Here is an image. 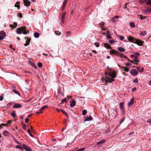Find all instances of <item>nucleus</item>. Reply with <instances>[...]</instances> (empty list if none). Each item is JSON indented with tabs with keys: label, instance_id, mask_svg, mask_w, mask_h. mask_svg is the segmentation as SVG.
Returning <instances> with one entry per match:
<instances>
[{
	"label": "nucleus",
	"instance_id": "obj_1",
	"mask_svg": "<svg viewBox=\"0 0 151 151\" xmlns=\"http://www.w3.org/2000/svg\"><path fill=\"white\" fill-rule=\"evenodd\" d=\"M106 75L108 76H106L105 79L106 81L111 83L114 80L113 78L116 77L115 74L114 72H109L108 73H106Z\"/></svg>",
	"mask_w": 151,
	"mask_h": 151
},
{
	"label": "nucleus",
	"instance_id": "obj_2",
	"mask_svg": "<svg viewBox=\"0 0 151 151\" xmlns=\"http://www.w3.org/2000/svg\"><path fill=\"white\" fill-rule=\"evenodd\" d=\"M26 28V27L25 26H22L19 28H18L17 29V32L18 34H20L22 33V32L23 31V33L24 34H26L29 32V31L28 30L25 31V30Z\"/></svg>",
	"mask_w": 151,
	"mask_h": 151
},
{
	"label": "nucleus",
	"instance_id": "obj_3",
	"mask_svg": "<svg viewBox=\"0 0 151 151\" xmlns=\"http://www.w3.org/2000/svg\"><path fill=\"white\" fill-rule=\"evenodd\" d=\"M134 43L138 45H142L144 43V41L140 40H139L136 39Z\"/></svg>",
	"mask_w": 151,
	"mask_h": 151
},
{
	"label": "nucleus",
	"instance_id": "obj_4",
	"mask_svg": "<svg viewBox=\"0 0 151 151\" xmlns=\"http://www.w3.org/2000/svg\"><path fill=\"white\" fill-rule=\"evenodd\" d=\"M130 73L133 76H135L138 73V71L135 69H132L131 70Z\"/></svg>",
	"mask_w": 151,
	"mask_h": 151
},
{
	"label": "nucleus",
	"instance_id": "obj_5",
	"mask_svg": "<svg viewBox=\"0 0 151 151\" xmlns=\"http://www.w3.org/2000/svg\"><path fill=\"white\" fill-rule=\"evenodd\" d=\"M93 120L92 117L90 116H85L84 118V121H91Z\"/></svg>",
	"mask_w": 151,
	"mask_h": 151
},
{
	"label": "nucleus",
	"instance_id": "obj_6",
	"mask_svg": "<svg viewBox=\"0 0 151 151\" xmlns=\"http://www.w3.org/2000/svg\"><path fill=\"white\" fill-rule=\"evenodd\" d=\"M119 107L121 111L122 112H124V103L123 102H121L119 104Z\"/></svg>",
	"mask_w": 151,
	"mask_h": 151
},
{
	"label": "nucleus",
	"instance_id": "obj_7",
	"mask_svg": "<svg viewBox=\"0 0 151 151\" xmlns=\"http://www.w3.org/2000/svg\"><path fill=\"white\" fill-rule=\"evenodd\" d=\"M22 107V105L21 104H15L14 105L13 107L14 109H17L20 108Z\"/></svg>",
	"mask_w": 151,
	"mask_h": 151
},
{
	"label": "nucleus",
	"instance_id": "obj_8",
	"mask_svg": "<svg viewBox=\"0 0 151 151\" xmlns=\"http://www.w3.org/2000/svg\"><path fill=\"white\" fill-rule=\"evenodd\" d=\"M23 146L24 148L26 151H31V148L27 146L26 145L23 144Z\"/></svg>",
	"mask_w": 151,
	"mask_h": 151
},
{
	"label": "nucleus",
	"instance_id": "obj_9",
	"mask_svg": "<svg viewBox=\"0 0 151 151\" xmlns=\"http://www.w3.org/2000/svg\"><path fill=\"white\" fill-rule=\"evenodd\" d=\"M128 41L134 43L136 38H134L133 37L129 36L128 37Z\"/></svg>",
	"mask_w": 151,
	"mask_h": 151
},
{
	"label": "nucleus",
	"instance_id": "obj_10",
	"mask_svg": "<svg viewBox=\"0 0 151 151\" xmlns=\"http://www.w3.org/2000/svg\"><path fill=\"white\" fill-rule=\"evenodd\" d=\"M24 3L25 6H29L30 5V2L28 0H24Z\"/></svg>",
	"mask_w": 151,
	"mask_h": 151
},
{
	"label": "nucleus",
	"instance_id": "obj_11",
	"mask_svg": "<svg viewBox=\"0 0 151 151\" xmlns=\"http://www.w3.org/2000/svg\"><path fill=\"white\" fill-rule=\"evenodd\" d=\"M66 14V12H65L62 14L61 17V21L62 23H64V19L65 18V16Z\"/></svg>",
	"mask_w": 151,
	"mask_h": 151
},
{
	"label": "nucleus",
	"instance_id": "obj_12",
	"mask_svg": "<svg viewBox=\"0 0 151 151\" xmlns=\"http://www.w3.org/2000/svg\"><path fill=\"white\" fill-rule=\"evenodd\" d=\"M118 52L114 50H112L110 51V53L111 54H114L116 55V56L118 55Z\"/></svg>",
	"mask_w": 151,
	"mask_h": 151
},
{
	"label": "nucleus",
	"instance_id": "obj_13",
	"mask_svg": "<svg viewBox=\"0 0 151 151\" xmlns=\"http://www.w3.org/2000/svg\"><path fill=\"white\" fill-rule=\"evenodd\" d=\"M76 104V102L75 100H72L70 104V106L71 107H73Z\"/></svg>",
	"mask_w": 151,
	"mask_h": 151
},
{
	"label": "nucleus",
	"instance_id": "obj_14",
	"mask_svg": "<svg viewBox=\"0 0 151 151\" xmlns=\"http://www.w3.org/2000/svg\"><path fill=\"white\" fill-rule=\"evenodd\" d=\"M134 103V99L133 98H132L130 100V102H129L128 103V106H131Z\"/></svg>",
	"mask_w": 151,
	"mask_h": 151
},
{
	"label": "nucleus",
	"instance_id": "obj_15",
	"mask_svg": "<svg viewBox=\"0 0 151 151\" xmlns=\"http://www.w3.org/2000/svg\"><path fill=\"white\" fill-rule=\"evenodd\" d=\"M104 47L106 48L107 49L111 48L110 46L107 43H104L103 44Z\"/></svg>",
	"mask_w": 151,
	"mask_h": 151
},
{
	"label": "nucleus",
	"instance_id": "obj_16",
	"mask_svg": "<svg viewBox=\"0 0 151 151\" xmlns=\"http://www.w3.org/2000/svg\"><path fill=\"white\" fill-rule=\"evenodd\" d=\"M3 134L6 136H7L9 135V133L8 131L5 130L3 132Z\"/></svg>",
	"mask_w": 151,
	"mask_h": 151
},
{
	"label": "nucleus",
	"instance_id": "obj_17",
	"mask_svg": "<svg viewBox=\"0 0 151 151\" xmlns=\"http://www.w3.org/2000/svg\"><path fill=\"white\" fill-rule=\"evenodd\" d=\"M27 40L26 41V43H25L24 45V46H27L28 45L30 41V39H28L27 38Z\"/></svg>",
	"mask_w": 151,
	"mask_h": 151
},
{
	"label": "nucleus",
	"instance_id": "obj_18",
	"mask_svg": "<svg viewBox=\"0 0 151 151\" xmlns=\"http://www.w3.org/2000/svg\"><path fill=\"white\" fill-rule=\"evenodd\" d=\"M137 70H138L140 72H142L143 71L144 69L143 68H142L140 69V68L139 66L137 67Z\"/></svg>",
	"mask_w": 151,
	"mask_h": 151
},
{
	"label": "nucleus",
	"instance_id": "obj_19",
	"mask_svg": "<svg viewBox=\"0 0 151 151\" xmlns=\"http://www.w3.org/2000/svg\"><path fill=\"white\" fill-rule=\"evenodd\" d=\"M0 34L1 35L4 37L6 36V34L5 32L3 31H1L0 32Z\"/></svg>",
	"mask_w": 151,
	"mask_h": 151
},
{
	"label": "nucleus",
	"instance_id": "obj_20",
	"mask_svg": "<svg viewBox=\"0 0 151 151\" xmlns=\"http://www.w3.org/2000/svg\"><path fill=\"white\" fill-rule=\"evenodd\" d=\"M147 32L146 31H143L142 32H141L140 34H139V35H142V36H145L146 35V34Z\"/></svg>",
	"mask_w": 151,
	"mask_h": 151
},
{
	"label": "nucleus",
	"instance_id": "obj_21",
	"mask_svg": "<svg viewBox=\"0 0 151 151\" xmlns=\"http://www.w3.org/2000/svg\"><path fill=\"white\" fill-rule=\"evenodd\" d=\"M118 49L119 51L121 52H124L125 50L122 47H118Z\"/></svg>",
	"mask_w": 151,
	"mask_h": 151
},
{
	"label": "nucleus",
	"instance_id": "obj_22",
	"mask_svg": "<svg viewBox=\"0 0 151 151\" xmlns=\"http://www.w3.org/2000/svg\"><path fill=\"white\" fill-rule=\"evenodd\" d=\"M151 11V8L147 9L144 11V12L146 13V14H147L149 13Z\"/></svg>",
	"mask_w": 151,
	"mask_h": 151
},
{
	"label": "nucleus",
	"instance_id": "obj_23",
	"mask_svg": "<svg viewBox=\"0 0 151 151\" xmlns=\"http://www.w3.org/2000/svg\"><path fill=\"white\" fill-rule=\"evenodd\" d=\"M19 3V2H17L15 4V6L17 7L18 9L20 7Z\"/></svg>",
	"mask_w": 151,
	"mask_h": 151
},
{
	"label": "nucleus",
	"instance_id": "obj_24",
	"mask_svg": "<svg viewBox=\"0 0 151 151\" xmlns=\"http://www.w3.org/2000/svg\"><path fill=\"white\" fill-rule=\"evenodd\" d=\"M129 25L132 28L134 27H135L134 24L133 22H130Z\"/></svg>",
	"mask_w": 151,
	"mask_h": 151
},
{
	"label": "nucleus",
	"instance_id": "obj_25",
	"mask_svg": "<svg viewBox=\"0 0 151 151\" xmlns=\"http://www.w3.org/2000/svg\"><path fill=\"white\" fill-rule=\"evenodd\" d=\"M118 55H117V56H119L121 58H123L124 57V54L122 53H120L119 52H118Z\"/></svg>",
	"mask_w": 151,
	"mask_h": 151
},
{
	"label": "nucleus",
	"instance_id": "obj_26",
	"mask_svg": "<svg viewBox=\"0 0 151 151\" xmlns=\"http://www.w3.org/2000/svg\"><path fill=\"white\" fill-rule=\"evenodd\" d=\"M34 37L36 38H38L40 36L39 33L38 32H35L34 34Z\"/></svg>",
	"mask_w": 151,
	"mask_h": 151
},
{
	"label": "nucleus",
	"instance_id": "obj_27",
	"mask_svg": "<svg viewBox=\"0 0 151 151\" xmlns=\"http://www.w3.org/2000/svg\"><path fill=\"white\" fill-rule=\"evenodd\" d=\"M12 91L16 94H18V95L20 96V95L19 93L15 89H14L12 90Z\"/></svg>",
	"mask_w": 151,
	"mask_h": 151
},
{
	"label": "nucleus",
	"instance_id": "obj_28",
	"mask_svg": "<svg viewBox=\"0 0 151 151\" xmlns=\"http://www.w3.org/2000/svg\"><path fill=\"white\" fill-rule=\"evenodd\" d=\"M11 115L13 117H15L16 116V114L15 112L14 111H12Z\"/></svg>",
	"mask_w": 151,
	"mask_h": 151
},
{
	"label": "nucleus",
	"instance_id": "obj_29",
	"mask_svg": "<svg viewBox=\"0 0 151 151\" xmlns=\"http://www.w3.org/2000/svg\"><path fill=\"white\" fill-rule=\"evenodd\" d=\"M14 26H13L12 25H10V26L12 27H17V23L15 22H14Z\"/></svg>",
	"mask_w": 151,
	"mask_h": 151
},
{
	"label": "nucleus",
	"instance_id": "obj_30",
	"mask_svg": "<svg viewBox=\"0 0 151 151\" xmlns=\"http://www.w3.org/2000/svg\"><path fill=\"white\" fill-rule=\"evenodd\" d=\"M87 111L86 110H84L82 111V114L83 115H85L87 113Z\"/></svg>",
	"mask_w": 151,
	"mask_h": 151
},
{
	"label": "nucleus",
	"instance_id": "obj_31",
	"mask_svg": "<svg viewBox=\"0 0 151 151\" xmlns=\"http://www.w3.org/2000/svg\"><path fill=\"white\" fill-rule=\"evenodd\" d=\"M55 35H60L61 34V33L59 31H55Z\"/></svg>",
	"mask_w": 151,
	"mask_h": 151
},
{
	"label": "nucleus",
	"instance_id": "obj_32",
	"mask_svg": "<svg viewBox=\"0 0 151 151\" xmlns=\"http://www.w3.org/2000/svg\"><path fill=\"white\" fill-rule=\"evenodd\" d=\"M119 17V16H115L114 17H113L112 18V20L114 21H116L115 20V19L118 18Z\"/></svg>",
	"mask_w": 151,
	"mask_h": 151
},
{
	"label": "nucleus",
	"instance_id": "obj_33",
	"mask_svg": "<svg viewBox=\"0 0 151 151\" xmlns=\"http://www.w3.org/2000/svg\"><path fill=\"white\" fill-rule=\"evenodd\" d=\"M105 141V140L103 139V140H101V141H100L99 142H98V144H101L102 143H104V142Z\"/></svg>",
	"mask_w": 151,
	"mask_h": 151
},
{
	"label": "nucleus",
	"instance_id": "obj_34",
	"mask_svg": "<svg viewBox=\"0 0 151 151\" xmlns=\"http://www.w3.org/2000/svg\"><path fill=\"white\" fill-rule=\"evenodd\" d=\"M146 4L147 5L151 4V0H148L146 3Z\"/></svg>",
	"mask_w": 151,
	"mask_h": 151
},
{
	"label": "nucleus",
	"instance_id": "obj_35",
	"mask_svg": "<svg viewBox=\"0 0 151 151\" xmlns=\"http://www.w3.org/2000/svg\"><path fill=\"white\" fill-rule=\"evenodd\" d=\"M16 148L18 149H21L22 150V147L21 146L19 145H17L16 146Z\"/></svg>",
	"mask_w": 151,
	"mask_h": 151
},
{
	"label": "nucleus",
	"instance_id": "obj_36",
	"mask_svg": "<svg viewBox=\"0 0 151 151\" xmlns=\"http://www.w3.org/2000/svg\"><path fill=\"white\" fill-rule=\"evenodd\" d=\"M85 150L84 148H80L77 150H76V151H83Z\"/></svg>",
	"mask_w": 151,
	"mask_h": 151
},
{
	"label": "nucleus",
	"instance_id": "obj_37",
	"mask_svg": "<svg viewBox=\"0 0 151 151\" xmlns=\"http://www.w3.org/2000/svg\"><path fill=\"white\" fill-rule=\"evenodd\" d=\"M68 1V0H64V2H63V5H64L66 6V4L67 3Z\"/></svg>",
	"mask_w": 151,
	"mask_h": 151
},
{
	"label": "nucleus",
	"instance_id": "obj_38",
	"mask_svg": "<svg viewBox=\"0 0 151 151\" xmlns=\"http://www.w3.org/2000/svg\"><path fill=\"white\" fill-rule=\"evenodd\" d=\"M47 107V106H45L42 107L41 109V110H43Z\"/></svg>",
	"mask_w": 151,
	"mask_h": 151
},
{
	"label": "nucleus",
	"instance_id": "obj_39",
	"mask_svg": "<svg viewBox=\"0 0 151 151\" xmlns=\"http://www.w3.org/2000/svg\"><path fill=\"white\" fill-rule=\"evenodd\" d=\"M133 82L134 83H138V81L137 78H136L133 80Z\"/></svg>",
	"mask_w": 151,
	"mask_h": 151
},
{
	"label": "nucleus",
	"instance_id": "obj_40",
	"mask_svg": "<svg viewBox=\"0 0 151 151\" xmlns=\"http://www.w3.org/2000/svg\"><path fill=\"white\" fill-rule=\"evenodd\" d=\"M95 45L97 47H98L99 46V44L98 42H96L94 43Z\"/></svg>",
	"mask_w": 151,
	"mask_h": 151
},
{
	"label": "nucleus",
	"instance_id": "obj_41",
	"mask_svg": "<svg viewBox=\"0 0 151 151\" xmlns=\"http://www.w3.org/2000/svg\"><path fill=\"white\" fill-rule=\"evenodd\" d=\"M13 104V102H10V103H8L7 104V106H10L12 105Z\"/></svg>",
	"mask_w": 151,
	"mask_h": 151
},
{
	"label": "nucleus",
	"instance_id": "obj_42",
	"mask_svg": "<svg viewBox=\"0 0 151 151\" xmlns=\"http://www.w3.org/2000/svg\"><path fill=\"white\" fill-rule=\"evenodd\" d=\"M38 66L39 67H41L42 66V64L41 63H39L38 64Z\"/></svg>",
	"mask_w": 151,
	"mask_h": 151
},
{
	"label": "nucleus",
	"instance_id": "obj_43",
	"mask_svg": "<svg viewBox=\"0 0 151 151\" xmlns=\"http://www.w3.org/2000/svg\"><path fill=\"white\" fill-rule=\"evenodd\" d=\"M124 70L126 72H127L129 71V69L127 67H124Z\"/></svg>",
	"mask_w": 151,
	"mask_h": 151
},
{
	"label": "nucleus",
	"instance_id": "obj_44",
	"mask_svg": "<svg viewBox=\"0 0 151 151\" xmlns=\"http://www.w3.org/2000/svg\"><path fill=\"white\" fill-rule=\"evenodd\" d=\"M109 43L111 44H112L114 42V41L112 40H111L109 41Z\"/></svg>",
	"mask_w": 151,
	"mask_h": 151
},
{
	"label": "nucleus",
	"instance_id": "obj_45",
	"mask_svg": "<svg viewBox=\"0 0 151 151\" xmlns=\"http://www.w3.org/2000/svg\"><path fill=\"white\" fill-rule=\"evenodd\" d=\"M124 38V37L122 36H120L119 37V39L121 40H122Z\"/></svg>",
	"mask_w": 151,
	"mask_h": 151
},
{
	"label": "nucleus",
	"instance_id": "obj_46",
	"mask_svg": "<svg viewBox=\"0 0 151 151\" xmlns=\"http://www.w3.org/2000/svg\"><path fill=\"white\" fill-rule=\"evenodd\" d=\"M66 98H65V99H63L62 101H61V102L62 103H63L65 102H66Z\"/></svg>",
	"mask_w": 151,
	"mask_h": 151
},
{
	"label": "nucleus",
	"instance_id": "obj_47",
	"mask_svg": "<svg viewBox=\"0 0 151 151\" xmlns=\"http://www.w3.org/2000/svg\"><path fill=\"white\" fill-rule=\"evenodd\" d=\"M22 128H23V129H24V130H26V125L24 124H23V125H22Z\"/></svg>",
	"mask_w": 151,
	"mask_h": 151
},
{
	"label": "nucleus",
	"instance_id": "obj_48",
	"mask_svg": "<svg viewBox=\"0 0 151 151\" xmlns=\"http://www.w3.org/2000/svg\"><path fill=\"white\" fill-rule=\"evenodd\" d=\"M65 6H66L65 5H63L62 6V8H61V10H63L64 9Z\"/></svg>",
	"mask_w": 151,
	"mask_h": 151
},
{
	"label": "nucleus",
	"instance_id": "obj_49",
	"mask_svg": "<svg viewBox=\"0 0 151 151\" xmlns=\"http://www.w3.org/2000/svg\"><path fill=\"white\" fill-rule=\"evenodd\" d=\"M125 119V117H124L120 121V123L121 124L122 123V122H123V121H124V119Z\"/></svg>",
	"mask_w": 151,
	"mask_h": 151
},
{
	"label": "nucleus",
	"instance_id": "obj_50",
	"mask_svg": "<svg viewBox=\"0 0 151 151\" xmlns=\"http://www.w3.org/2000/svg\"><path fill=\"white\" fill-rule=\"evenodd\" d=\"M104 24V22H101V23H100V25L101 26V27H103V25Z\"/></svg>",
	"mask_w": 151,
	"mask_h": 151
},
{
	"label": "nucleus",
	"instance_id": "obj_51",
	"mask_svg": "<svg viewBox=\"0 0 151 151\" xmlns=\"http://www.w3.org/2000/svg\"><path fill=\"white\" fill-rule=\"evenodd\" d=\"M61 110L63 112V114L64 115H67V113L66 112L64 111H63L62 109H61Z\"/></svg>",
	"mask_w": 151,
	"mask_h": 151
},
{
	"label": "nucleus",
	"instance_id": "obj_52",
	"mask_svg": "<svg viewBox=\"0 0 151 151\" xmlns=\"http://www.w3.org/2000/svg\"><path fill=\"white\" fill-rule=\"evenodd\" d=\"M3 95H1L0 96V101H2L3 99Z\"/></svg>",
	"mask_w": 151,
	"mask_h": 151
},
{
	"label": "nucleus",
	"instance_id": "obj_53",
	"mask_svg": "<svg viewBox=\"0 0 151 151\" xmlns=\"http://www.w3.org/2000/svg\"><path fill=\"white\" fill-rule=\"evenodd\" d=\"M4 37L0 35V40H3L4 39Z\"/></svg>",
	"mask_w": 151,
	"mask_h": 151
},
{
	"label": "nucleus",
	"instance_id": "obj_54",
	"mask_svg": "<svg viewBox=\"0 0 151 151\" xmlns=\"http://www.w3.org/2000/svg\"><path fill=\"white\" fill-rule=\"evenodd\" d=\"M1 125H2L3 126H6L7 127H8L9 126L8 125H7V124H1Z\"/></svg>",
	"mask_w": 151,
	"mask_h": 151
},
{
	"label": "nucleus",
	"instance_id": "obj_55",
	"mask_svg": "<svg viewBox=\"0 0 151 151\" xmlns=\"http://www.w3.org/2000/svg\"><path fill=\"white\" fill-rule=\"evenodd\" d=\"M147 122L148 123H150L151 122V119H149L147 120Z\"/></svg>",
	"mask_w": 151,
	"mask_h": 151
},
{
	"label": "nucleus",
	"instance_id": "obj_56",
	"mask_svg": "<svg viewBox=\"0 0 151 151\" xmlns=\"http://www.w3.org/2000/svg\"><path fill=\"white\" fill-rule=\"evenodd\" d=\"M19 16L20 18H22V14H21L20 13H19Z\"/></svg>",
	"mask_w": 151,
	"mask_h": 151
},
{
	"label": "nucleus",
	"instance_id": "obj_57",
	"mask_svg": "<svg viewBox=\"0 0 151 151\" xmlns=\"http://www.w3.org/2000/svg\"><path fill=\"white\" fill-rule=\"evenodd\" d=\"M29 120V119L28 118H27L25 119V122H27Z\"/></svg>",
	"mask_w": 151,
	"mask_h": 151
},
{
	"label": "nucleus",
	"instance_id": "obj_58",
	"mask_svg": "<svg viewBox=\"0 0 151 151\" xmlns=\"http://www.w3.org/2000/svg\"><path fill=\"white\" fill-rule=\"evenodd\" d=\"M135 62H139V60L137 59H134L133 60Z\"/></svg>",
	"mask_w": 151,
	"mask_h": 151
},
{
	"label": "nucleus",
	"instance_id": "obj_59",
	"mask_svg": "<svg viewBox=\"0 0 151 151\" xmlns=\"http://www.w3.org/2000/svg\"><path fill=\"white\" fill-rule=\"evenodd\" d=\"M7 123L8 124H11L12 122V121L11 120H9L8 121H7Z\"/></svg>",
	"mask_w": 151,
	"mask_h": 151
},
{
	"label": "nucleus",
	"instance_id": "obj_60",
	"mask_svg": "<svg viewBox=\"0 0 151 151\" xmlns=\"http://www.w3.org/2000/svg\"><path fill=\"white\" fill-rule=\"evenodd\" d=\"M136 89V88H133L132 89V91H133L135 90Z\"/></svg>",
	"mask_w": 151,
	"mask_h": 151
},
{
	"label": "nucleus",
	"instance_id": "obj_61",
	"mask_svg": "<svg viewBox=\"0 0 151 151\" xmlns=\"http://www.w3.org/2000/svg\"><path fill=\"white\" fill-rule=\"evenodd\" d=\"M70 33V32L69 31H68L66 32V33L67 34L69 35Z\"/></svg>",
	"mask_w": 151,
	"mask_h": 151
},
{
	"label": "nucleus",
	"instance_id": "obj_62",
	"mask_svg": "<svg viewBox=\"0 0 151 151\" xmlns=\"http://www.w3.org/2000/svg\"><path fill=\"white\" fill-rule=\"evenodd\" d=\"M92 52L93 53H95V54H96L97 53V52L96 51V50H92Z\"/></svg>",
	"mask_w": 151,
	"mask_h": 151
},
{
	"label": "nucleus",
	"instance_id": "obj_63",
	"mask_svg": "<svg viewBox=\"0 0 151 151\" xmlns=\"http://www.w3.org/2000/svg\"><path fill=\"white\" fill-rule=\"evenodd\" d=\"M130 65V63H127L126 65H127V66H129V65Z\"/></svg>",
	"mask_w": 151,
	"mask_h": 151
},
{
	"label": "nucleus",
	"instance_id": "obj_64",
	"mask_svg": "<svg viewBox=\"0 0 151 151\" xmlns=\"http://www.w3.org/2000/svg\"><path fill=\"white\" fill-rule=\"evenodd\" d=\"M134 55H131V57L132 58H133L134 57Z\"/></svg>",
	"mask_w": 151,
	"mask_h": 151
}]
</instances>
